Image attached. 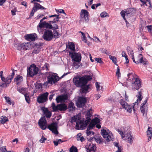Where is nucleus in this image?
<instances>
[{"label": "nucleus", "instance_id": "10", "mask_svg": "<svg viewBox=\"0 0 152 152\" xmlns=\"http://www.w3.org/2000/svg\"><path fill=\"white\" fill-rule=\"evenodd\" d=\"M133 10L131 8H128L126 10L122 11L120 12L121 16L124 20H126L125 16L129 17L133 13Z\"/></svg>", "mask_w": 152, "mask_h": 152}, {"label": "nucleus", "instance_id": "2", "mask_svg": "<svg viewBox=\"0 0 152 152\" xmlns=\"http://www.w3.org/2000/svg\"><path fill=\"white\" fill-rule=\"evenodd\" d=\"M124 129V132L118 130V132L120 134L122 139L124 140L128 143H129L131 144L133 142V138L132 137V134H131L130 131V129Z\"/></svg>", "mask_w": 152, "mask_h": 152}, {"label": "nucleus", "instance_id": "24", "mask_svg": "<svg viewBox=\"0 0 152 152\" xmlns=\"http://www.w3.org/2000/svg\"><path fill=\"white\" fill-rule=\"evenodd\" d=\"M34 4V6L33 8L36 11L39 9L41 10L46 9L45 8L38 3L35 2Z\"/></svg>", "mask_w": 152, "mask_h": 152}, {"label": "nucleus", "instance_id": "16", "mask_svg": "<svg viewBox=\"0 0 152 152\" xmlns=\"http://www.w3.org/2000/svg\"><path fill=\"white\" fill-rule=\"evenodd\" d=\"M47 124V121L45 116L41 117L39 121V125L42 130H45L46 128Z\"/></svg>", "mask_w": 152, "mask_h": 152}, {"label": "nucleus", "instance_id": "53", "mask_svg": "<svg viewBox=\"0 0 152 152\" xmlns=\"http://www.w3.org/2000/svg\"><path fill=\"white\" fill-rule=\"evenodd\" d=\"M77 119V116H74L72 117L71 120V122L73 123L74 122H76Z\"/></svg>", "mask_w": 152, "mask_h": 152}, {"label": "nucleus", "instance_id": "21", "mask_svg": "<svg viewBox=\"0 0 152 152\" xmlns=\"http://www.w3.org/2000/svg\"><path fill=\"white\" fill-rule=\"evenodd\" d=\"M68 98L67 94H63L57 96L56 98V100L57 103L61 102L66 100Z\"/></svg>", "mask_w": 152, "mask_h": 152}, {"label": "nucleus", "instance_id": "55", "mask_svg": "<svg viewBox=\"0 0 152 152\" xmlns=\"http://www.w3.org/2000/svg\"><path fill=\"white\" fill-rule=\"evenodd\" d=\"M95 60L96 61H97L98 63L100 64H102L103 63L102 61V59L101 58H95Z\"/></svg>", "mask_w": 152, "mask_h": 152}, {"label": "nucleus", "instance_id": "26", "mask_svg": "<svg viewBox=\"0 0 152 152\" xmlns=\"http://www.w3.org/2000/svg\"><path fill=\"white\" fill-rule=\"evenodd\" d=\"M66 47L70 49L72 51L74 52L75 51V45L72 42H68V44L66 45Z\"/></svg>", "mask_w": 152, "mask_h": 152}, {"label": "nucleus", "instance_id": "60", "mask_svg": "<svg viewBox=\"0 0 152 152\" xmlns=\"http://www.w3.org/2000/svg\"><path fill=\"white\" fill-rule=\"evenodd\" d=\"M116 75L118 76V77H120L121 75V73L120 72V69L119 66L117 67V71L116 73Z\"/></svg>", "mask_w": 152, "mask_h": 152}, {"label": "nucleus", "instance_id": "22", "mask_svg": "<svg viewBox=\"0 0 152 152\" xmlns=\"http://www.w3.org/2000/svg\"><path fill=\"white\" fill-rule=\"evenodd\" d=\"M86 149L87 150V151L89 152H95L96 150L95 144L91 143L89 145H87L86 146Z\"/></svg>", "mask_w": 152, "mask_h": 152}, {"label": "nucleus", "instance_id": "17", "mask_svg": "<svg viewBox=\"0 0 152 152\" xmlns=\"http://www.w3.org/2000/svg\"><path fill=\"white\" fill-rule=\"evenodd\" d=\"M86 99L83 97H79L76 103V105L78 107H82L84 106L86 102Z\"/></svg>", "mask_w": 152, "mask_h": 152}, {"label": "nucleus", "instance_id": "46", "mask_svg": "<svg viewBox=\"0 0 152 152\" xmlns=\"http://www.w3.org/2000/svg\"><path fill=\"white\" fill-rule=\"evenodd\" d=\"M90 130H88V129L86 130V133L87 134V136H89L91 135H94V132L93 131H90Z\"/></svg>", "mask_w": 152, "mask_h": 152}, {"label": "nucleus", "instance_id": "1", "mask_svg": "<svg viewBox=\"0 0 152 152\" xmlns=\"http://www.w3.org/2000/svg\"><path fill=\"white\" fill-rule=\"evenodd\" d=\"M92 79L91 76L86 75L83 77L74 78L73 81L77 87H82L85 86L87 83L88 81Z\"/></svg>", "mask_w": 152, "mask_h": 152}, {"label": "nucleus", "instance_id": "35", "mask_svg": "<svg viewBox=\"0 0 152 152\" xmlns=\"http://www.w3.org/2000/svg\"><path fill=\"white\" fill-rule=\"evenodd\" d=\"M45 21H42L41 22H40L37 26L38 30H39V28H45Z\"/></svg>", "mask_w": 152, "mask_h": 152}, {"label": "nucleus", "instance_id": "59", "mask_svg": "<svg viewBox=\"0 0 152 152\" xmlns=\"http://www.w3.org/2000/svg\"><path fill=\"white\" fill-rule=\"evenodd\" d=\"M47 140V138L43 136H42L41 139L39 140V142L41 143H44L45 142V141Z\"/></svg>", "mask_w": 152, "mask_h": 152}, {"label": "nucleus", "instance_id": "63", "mask_svg": "<svg viewBox=\"0 0 152 152\" xmlns=\"http://www.w3.org/2000/svg\"><path fill=\"white\" fill-rule=\"evenodd\" d=\"M98 82H96V86L97 89V91H99L100 90V86L99 85V84H98Z\"/></svg>", "mask_w": 152, "mask_h": 152}, {"label": "nucleus", "instance_id": "64", "mask_svg": "<svg viewBox=\"0 0 152 152\" xmlns=\"http://www.w3.org/2000/svg\"><path fill=\"white\" fill-rule=\"evenodd\" d=\"M17 11L16 8H15L13 10H11V12L12 13V15H16L15 12Z\"/></svg>", "mask_w": 152, "mask_h": 152}, {"label": "nucleus", "instance_id": "52", "mask_svg": "<svg viewBox=\"0 0 152 152\" xmlns=\"http://www.w3.org/2000/svg\"><path fill=\"white\" fill-rule=\"evenodd\" d=\"M108 16V15L107 13L105 12H103L100 14V16L102 18H104Z\"/></svg>", "mask_w": 152, "mask_h": 152}, {"label": "nucleus", "instance_id": "54", "mask_svg": "<svg viewBox=\"0 0 152 152\" xmlns=\"http://www.w3.org/2000/svg\"><path fill=\"white\" fill-rule=\"evenodd\" d=\"M40 50V48H35L33 51V53L35 54L38 53Z\"/></svg>", "mask_w": 152, "mask_h": 152}, {"label": "nucleus", "instance_id": "6", "mask_svg": "<svg viewBox=\"0 0 152 152\" xmlns=\"http://www.w3.org/2000/svg\"><path fill=\"white\" fill-rule=\"evenodd\" d=\"M47 80L49 84L53 85L59 80V78L57 74L53 73L49 75L47 77Z\"/></svg>", "mask_w": 152, "mask_h": 152}, {"label": "nucleus", "instance_id": "15", "mask_svg": "<svg viewBox=\"0 0 152 152\" xmlns=\"http://www.w3.org/2000/svg\"><path fill=\"white\" fill-rule=\"evenodd\" d=\"M120 103L123 108L126 110L127 112L129 113L131 112L132 111V106L129 105L126 102H125L123 99H121L120 100Z\"/></svg>", "mask_w": 152, "mask_h": 152}, {"label": "nucleus", "instance_id": "28", "mask_svg": "<svg viewBox=\"0 0 152 152\" xmlns=\"http://www.w3.org/2000/svg\"><path fill=\"white\" fill-rule=\"evenodd\" d=\"M128 79L130 80H135L136 77L137 75L132 73H130L127 75Z\"/></svg>", "mask_w": 152, "mask_h": 152}, {"label": "nucleus", "instance_id": "13", "mask_svg": "<svg viewBox=\"0 0 152 152\" xmlns=\"http://www.w3.org/2000/svg\"><path fill=\"white\" fill-rule=\"evenodd\" d=\"M132 88L134 90H138L141 87V83L139 78H136L134 82L131 84Z\"/></svg>", "mask_w": 152, "mask_h": 152}, {"label": "nucleus", "instance_id": "57", "mask_svg": "<svg viewBox=\"0 0 152 152\" xmlns=\"http://www.w3.org/2000/svg\"><path fill=\"white\" fill-rule=\"evenodd\" d=\"M5 98L7 102L10 104H11L12 102L10 98L9 97H5Z\"/></svg>", "mask_w": 152, "mask_h": 152}, {"label": "nucleus", "instance_id": "48", "mask_svg": "<svg viewBox=\"0 0 152 152\" xmlns=\"http://www.w3.org/2000/svg\"><path fill=\"white\" fill-rule=\"evenodd\" d=\"M25 100L26 102L28 104H29L30 102V100L29 95L27 94H24Z\"/></svg>", "mask_w": 152, "mask_h": 152}, {"label": "nucleus", "instance_id": "45", "mask_svg": "<svg viewBox=\"0 0 152 152\" xmlns=\"http://www.w3.org/2000/svg\"><path fill=\"white\" fill-rule=\"evenodd\" d=\"M9 86V83L6 82L0 83V87L3 88H6Z\"/></svg>", "mask_w": 152, "mask_h": 152}, {"label": "nucleus", "instance_id": "39", "mask_svg": "<svg viewBox=\"0 0 152 152\" xmlns=\"http://www.w3.org/2000/svg\"><path fill=\"white\" fill-rule=\"evenodd\" d=\"M92 111V109H90L87 111V113L86 115V118H91V117L92 115L91 113Z\"/></svg>", "mask_w": 152, "mask_h": 152}, {"label": "nucleus", "instance_id": "8", "mask_svg": "<svg viewBox=\"0 0 152 152\" xmlns=\"http://www.w3.org/2000/svg\"><path fill=\"white\" fill-rule=\"evenodd\" d=\"M69 55L70 56L72 61L76 62H80L81 60L82 57L80 53L69 52Z\"/></svg>", "mask_w": 152, "mask_h": 152}, {"label": "nucleus", "instance_id": "43", "mask_svg": "<svg viewBox=\"0 0 152 152\" xmlns=\"http://www.w3.org/2000/svg\"><path fill=\"white\" fill-rule=\"evenodd\" d=\"M91 121L96 125L98 124L100 122L99 119L97 117H95L94 119H93Z\"/></svg>", "mask_w": 152, "mask_h": 152}, {"label": "nucleus", "instance_id": "31", "mask_svg": "<svg viewBox=\"0 0 152 152\" xmlns=\"http://www.w3.org/2000/svg\"><path fill=\"white\" fill-rule=\"evenodd\" d=\"M54 17H56L55 18L53 21H52L54 23H56L58 22L59 21V19L60 18V17L59 16V15H52L49 16V18H52Z\"/></svg>", "mask_w": 152, "mask_h": 152}, {"label": "nucleus", "instance_id": "51", "mask_svg": "<svg viewBox=\"0 0 152 152\" xmlns=\"http://www.w3.org/2000/svg\"><path fill=\"white\" fill-rule=\"evenodd\" d=\"M18 90L20 93L25 94V93L26 92V89L24 88H22L20 89H18Z\"/></svg>", "mask_w": 152, "mask_h": 152}, {"label": "nucleus", "instance_id": "40", "mask_svg": "<svg viewBox=\"0 0 152 152\" xmlns=\"http://www.w3.org/2000/svg\"><path fill=\"white\" fill-rule=\"evenodd\" d=\"M95 124H94L91 121L90 122L88 126V127L87 129L88 130H91L93 129L95 127Z\"/></svg>", "mask_w": 152, "mask_h": 152}, {"label": "nucleus", "instance_id": "3", "mask_svg": "<svg viewBox=\"0 0 152 152\" xmlns=\"http://www.w3.org/2000/svg\"><path fill=\"white\" fill-rule=\"evenodd\" d=\"M86 120L84 122L82 121H80L79 122L77 121L76 124V128L78 130H82L85 129L87 126L90 122L91 119L89 118H86Z\"/></svg>", "mask_w": 152, "mask_h": 152}, {"label": "nucleus", "instance_id": "32", "mask_svg": "<svg viewBox=\"0 0 152 152\" xmlns=\"http://www.w3.org/2000/svg\"><path fill=\"white\" fill-rule=\"evenodd\" d=\"M77 140L80 141L82 142L84 141L85 140L80 133L77 135Z\"/></svg>", "mask_w": 152, "mask_h": 152}, {"label": "nucleus", "instance_id": "29", "mask_svg": "<svg viewBox=\"0 0 152 152\" xmlns=\"http://www.w3.org/2000/svg\"><path fill=\"white\" fill-rule=\"evenodd\" d=\"M14 45L18 50H23V43H14Z\"/></svg>", "mask_w": 152, "mask_h": 152}, {"label": "nucleus", "instance_id": "62", "mask_svg": "<svg viewBox=\"0 0 152 152\" xmlns=\"http://www.w3.org/2000/svg\"><path fill=\"white\" fill-rule=\"evenodd\" d=\"M146 27L149 32H151L152 31V26H147Z\"/></svg>", "mask_w": 152, "mask_h": 152}, {"label": "nucleus", "instance_id": "34", "mask_svg": "<svg viewBox=\"0 0 152 152\" xmlns=\"http://www.w3.org/2000/svg\"><path fill=\"white\" fill-rule=\"evenodd\" d=\"M75 107L74 106V103L72 102H70L68 106V109L69 111H73L74 109L75 110Z\"/></svg>", "mask_w": 152, "mask_h": 152}, {"label": "nucleus", "instance_id": "30", "mask_svg": "<svg viewBox=\"0 0 152 152\" xmlns=\"http://www.w3.org/2000/svg\"><path fill=\"white\" fill-rule=\"evenodd\" d=\"M82 89L80 90V92L82 93H85L86 92L88 89L89 88V85L83 86L81 87Z\"/></svg>", "mask_w": 152, "mask_h": 152}, {"label": "nucleus", "instance_id": "36", "mask_svg": "<svg viewBox=\"0 0 152 152\" xmlns=\"http://www.w3.org/2000/svg\"><path fill=\"white\" fill-rule=\"evenodd\" d=\"M8 121V119L7 117L5 116H3L1 117V118L0 122L2 124H4L6 122Z\"/></svg>", "mask_w": 152, "mask_h": 152}, {"label": "nucleus", "instance_id": "12", "mask_svg": "<svg viewBox=\"0 0 152 152\" xmlns=\"http://www.w3.org/2000/svg\"><path fill=\"white\" fill-rule=\"evenodd\" d=\"M135 63L138 64L139 63L142 64L143 65H146L148 64L147 59L143 57L141 54H139L135 58Z\"/></svg>", "mask_w": 152, "mask_h": 152}, {"label": "nucleus", "instance_id": "19", "mask_svg": "<svg viewBox=\"0 0 152 152\" xmlns=\"http://www.w3.org/2000/svg\"><path fill=\"white\" fill-rule=\"evenodd\" d=\"M41 110L43 112V114L45 115L47 118H50L51 116L52 113L47 108L44 107H41Z\"/></svg>", "mask_w": 152, "mask_h": 152}, {"label": "nucleus", "instance_id": "41", "mask_svg": "<svg viewBox=\"0 0 152 152\" xmlns=\"http://www.w3.org/2000/svg\"><path fill=\"white\" fill-rule=\"evenodd\" d=\"M110 58L112 61L113 62L115 65H118L117 64V59L116 57L113 56H110Z\"/></svg>", "mask_w": 152, "mask_h": 152}, {"label": "nucleus", "instance_id": "7", "mask_svg": "<svg viewBox=\"0 0 152 152\" xmlns=\"http://www.w3.org/2000/svg\"><path fill=\"white\" fill-rule=\"evenodd\" d=\"M101 134L107 142H109L110 141V140L113 141V139L112 138L113 135L108 129L107 130L104 129H102L101 130Z\"/></svg>", "mask_w": 152, "mask_h": 152}, {"label": "nucleus", "instance_id": "37", "mask_svg": "<svg viewBox=\"0 0 152 152\" xmlns=\"http://www.w3.org/2000/svg\"><path fill=\"white\" fill-rule=\"evenodd\" d=\"M94 138L96 141L99 144H100L102 143L103 142V139L102 137H101L100 136V137H97L96 138L94 137L92 138V139Z\"/></svg>", "mask_w": 152, "mask_h": 152}, {"label": "nucleus", "instance_id": "14", "mask_svg": "<svg viewBox=\"0 0 152 152\" xmlns=\"http://www.w3.org/2000/svg\"><path fill=\"white\" fill-rule=\"evenodd\" d=\"M58 123L55 122L51 123L48 126L47 128L52 132L56 134H58V133L57 130Z\"/></svg>", "mask_w": 152, "mask_h": 152}, {"label": "nucleus", "instance_id": "9", "mask_svg": "<svg viewBox=\"0 0 152 152\" xmlns=\"http://www.w3.org/2000/svg\"><path fill=\"white\" fill-rule=\"evenodd\" d=\"M42 37L46 41H50L51 40L53 37L52 31L50 30H45L44 32Z\"/></svg>", "mask_w": 152, "mask_h": 152}, {"label": "nucleus", "instance_id": "47", "mask_svg": "<svg viewBox=\"0 0 152 152\" xmlns=\"http://www.w3.org/2000/svg\"><path fill=\"white\" fill-rule=\"evenodd\" d=\"M53 37L56 38H58L59 37V34L58 32L56 30L53 31Z\"/></svg>", "mask_w": 152, "mask_h": 152}, {"label": "nucleus", "instance_id": "49", "mask_svg": "<svg viewBox=\"0 0 152 152\" xmlns=\"http://www.w3.org/2000/svg\"><path fill=\"white\" fill-rule=\"evenodd\" d=\"M69 151L70 152H77V149L76 147L72 146L70 148Z\"/></svg>", "mask_w": 152, "mask_h": 152}, {"label": "nucleus", "instance_id": "11", "mask_svg": "<svg viewBox=\"0 0 152 152\" xmlns=\"http://www.w3.org/2000/svg\"><path fill=\"white\" fill-rule=\"evenodd\" d=\"M48 93L47 92L39 95L37 97V101L39 103H42L45 102L48 100Z\"/></svg>", "mask_w": 152, "mask_h": 152}, {"label": "nucleus", "instance_id": "20", "mask_svg": "<svg viewBox=\"0 0 152 152\" xmlns=\"http://www.w3.org/2000/svg\"><path fill=\"white\" fill-rule=\"evenodd\" d=\"M23 80V77L20 75H17L15 76L14 79V81L16 83V84L18 85H20L22 82Z\"/></svg>", "mask_w": 152, "mask_h": 152}, {"label": "nucleus", "instance_id": "42", "mask_svg": "<svg viewBox=\"0 0 152 152\" xmlns=\"http://www.w3.org/2000/svg\"><path fill=\"white\" fill-rule=\"evenodd\" d=\"M49 22L51 23V25H53V30H56L58 28V26L55 23L52 21H49Z\"/></svg>", "mask_w": 152, "mask_h": 152}, {"label": "nucleus", "instance_id": "56", "mask_svg": "<svg viewBox=\"0 0 152 152\" xmlns=\"http://www.w3.org/2000/svg\"><path fill=\"white\" fill-rule=\"evenodd\" d=\"M36 12V10H35L34 8H32V10L30 13L29 18H31L33 16L34 12Z\"/></svg>", "mask_w": 152, "mask_h": 152}, {"label": "nucleus", "instance_id": "4", "mask_svg": "<svg viewBox=\"0 0 152 152\" xmlns=\"http://www.w3.org/2000/svg\"><path fill=\"white\" fill-rule=\"evenodd\" d=\"M39 68L34 64L31 65L27 70V77H33L38 73Z\"/></svg>", "mask_w": 152, "mask_h": 152}, {"label": "nucleus", "instance_id": "50", "mask_svg": "<svg viewBox=\"0 0 152 152\" xmlns=\"http://www.w3.org/2000/svg\"><path fill=\"white\" fill-rule=\"evenodd\" d=\"M12 80V79H11V77H10L9 75L6 78L5 82L7 83H9V85Z\"/></svg>", "mask_w": 152, "mask_h": 152}, {"label": "nucleus", "instance_id": "23", "mask_svg": "<svg viewBox=\"0 0 152 152\" xmlns=\"http://www.w3.org/2000/svg\"><path fill=\"white\" fill-rule=\"evenodd\" d=\"M37 37V34L35 33L26 34L25 36V38L27 40H30L31 41L34 40Z\"/></svg>", "mask_w": 152, "mask_h": 152}, {"label": "nucleus", "instance_id": "61", "mask_svg": "<svg viewBox=\"0 0 152 152\" xmlns=\"http://www.w3.org/2000/svg\"><path fill=\"white\" fill-rule=\"evenodd\" d=\"M0 150L1 152H7L6 146L1 147L0 148Z\"/></svg>", "mask_w": 152, "mask_h": 152}, {"label": "nucleus", "instance_id": "58", "mask_svg": "<svg viewBox=\"0 0 152 152\" xmlns=\"http://www.w3.org/2000/svg\"><path fill=\"white\" fill-rule=\"evenodd\" d=\"M56 12L57 13H58H58H63L65 15H66V14L64 12V10H61V9L57 10V9H56Z\"/></svg>", "mask_w": 152, "mask_h": 152}, {"label": "nucleus", "instance_id": "38", "mask_svg": "<svg viewBox=\"0 0 152 152\" xmlns=\"http://www.w3.org/2000/svg\"><path fill=\"white\" fill-rule=\"evenodd\" d=\"M45 28L50 29H53V25H51V23L50 22L47 23L45 21Z\"/></svg>", "mask_w": 152, "mask_h": 152}, {"label": "nucleus", "instance_id": "18", "mask_svg": "<svg viewBox=\"0 0 152 152\" xmlns=\"http://www.w3.org/2000/svg\"><path fill=\"white\" fill-rule=\"evenodd\" d=\"M89 12L87 10L82 9L81 11L80 16L81 18H84L86 21L88 22L89 20Z\"/></svg>", "mask_w": 152, "mask_h": 152}, {"label": "nucleus", "instance_id": "44", "mask_svg": "<svg viewBox=\"0 0 152 152\" xmlns=\"http://www.w3.org/2000/svg\"><path fill=\"white\" fill-rule=\"evenodd\" d=\"M140 110L141 113H143V115L145 113V111L147 110V106H141L140 107Z\"/></svg>", "mask_w": 152, "mask_h": 152}, {"label": "nucleus", "instance_id": "27", "mask_svg": "<svg viewBox=\"0 0 152 152\" xmlns=\"http://www.w3.org/2000/svg\"><path fill=\"white\" fill-rule=\"evenodd\" d=\"M147 134L148 137L149 138L148 139V141H150L152 137V128L151 127H148L147 131Z\"/></svg>", "mask_w": 152, "mask_h": 152}, {"label": "nucleus", "instance_id": "25", "mask_svg": "<svg viewBox=\"0 0 152 152\" xmlns=\"http://www.w3.org/2000/svg\"><path fill=\"white\" fill-rule=\"evenodd\" d=\"M142 94L141 93V91H138L137 94L136 96L137 97V102H135L134 104V105H135L136 104H137L139 103L142 100Z\"/></svg>", "mask_w": 152, "mask_h": 152}, {"label": "nucleus", "instance_id": "33", "mask_svg": "<svg viewBox=\"0 0 152 152\" xmlns=\"http://www.w3.org/2000/svg\"><path fill=\"white\" fill-rule=\"evenodd\" d=\"M31 45L29 43H23V50H26L30 48Z\"/></svg>", "mask_w": 152, "mask_h": 152}, {"label": "nucleus", "instance_id": "5", "mask_svg": "<svg viewBox=\"0 0 152 152\" xmlns=\"http://www.w3.org/2000/svg\"><path fill=\"white\" fill-rule=\"evenodd\" d=\"M52 107L53 111L56 112L60 111H65L67 109V107L65 103H61L56 106L54 103H53L52 104Z\"/></svg>", "mask_w": 152, "mask_h": 152}]
</instances>
